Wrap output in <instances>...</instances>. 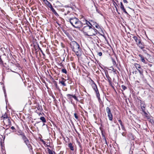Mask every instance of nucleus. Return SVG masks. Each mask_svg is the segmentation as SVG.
I'll list each match as a JSON object with an SVG mask.
<instances>
[{"label": "nucleus", "mask_w": 154, "mask_h": 154, "mask_svg": "<svg viewBox=\"0 0 154 154\" xmlns=\"http://www.w3.org/2000/svg\"><path fill=\"white\" fill-rule=\"evenodd\" d=\"M72 51L74 52L78 57L81 56L82 54V50L79 44L75 41H72L69 43Z\"/></svg>", "instance_id": "f257e3e1"}, {"label": "nucleus", "mask_w": 154, "mask_h": 154, "mask_svg": "<svg viewBox=\"0 0 154 154\" xmlns=\"http://www.w3.org/2000/svg\"><path fill=\"white\" fill-rule=\"evenodd\" d=\"M67 21L69 22L75 28H79L83 26V23L75 17L70 18Z\"/></svg>", "instance_id": "f03ea898"}, {"label": "nucleus", "mask_w": 154, "mask_h": 154, "mask_svg": "<svg viewBox=\"0 0 154 154\" xmlns=\"http://www.w3.org/2000/svg\"><path fill=\"white\" fill-rule=\"evenodd\" d=\"M92 27L88 25V26H84L82 31L84 35H85L89 36L91 32Z\"/></svg>", "instance_id": "7ed1b4c3"}, {"label": "nucleus", "mask_w": 154, "mask_h": 154, "mask_svg": "<svg viewBox=\"0 0 154 154\" xmlns=\"http://www.w3.org/2000/svg\"><path fill=\"white\" fill-rule=\"evenodd\" d=\"M106 111L107 113V116L108 117L109 120L111 121H112L113 116L111 113V110L109 107H107L106 108Z\"/></svg>", "instance_id": "20e7f679"}, {"label": "nucleus", "mask_w": 154, "mask_h": 154, "mask_svg": "<svg viewBox=\"0 0 154 154\" xmlns=\"http://www.w3.org/2000/svg\"><path fill=\"white\" fill-rule=\"evenodd\" d=\"M106 76V79H105L106 80H107L109 82V85L111 86L113 88H114V87L113 86L112 82V79L109 76L108 73L107 72H105Z\"/></svg>", "instance_id": "39448f33"}, {"label": "nucleus", "mask_w": 154, "mask_h": 154, "mask_svg": "<svg viewBox=\"0 0 154 154\" xmlns=\"http://www.w3.org/2000/svg\"><path fill=\"white\" fill-rule=\"evenodd\" d=\"M134 66L137 69L140 74L143 75V69L141 67L140 65L137 63H135L134 64Z\"/></svg>", "instance_id": "423d86ee"}, {"label": "nucleus", "mask_w": 154, "mask_h": 154, "mask_svg": "<svg viewBox=\"0 0 154 154\" xmlns=\"http://www.w3.org/2000/svg\"><path fill=\"white\" fill-rule=\"evenodd\" d=\"M20 135L22 136V139L24 141V143H25L27 142H29V140L28 138L26 137L24 133H22L20 134Z\"/></svg>", "instance_id": "0eeeda50"}, {"label": "nucleus", "mask_w": 154, "mask_h": 154, "mask_svg": "<svg viewBox=\"0 0 154 154\" xmlns=\"http://www.w3.org/2000/svg\"><path fill=\"white\" fill-rule=\"evenodd\" d=\"M97 30L94 27H93L91 34L89 35V36H92L95 35L97 34Z\"/></svg>", "instance_id": "6e6552de"}, {"label": "nucleus", "mask_w": 154, "mask_h": 154, "mask_svg": "<svg viewBox=\"0 0 154 154\" xmlns=\"http://www.w3.org/2000/svg\"><path fill=\"white\" fill-rule=\"evenodd\" d=\"M140 103L141 108L144 114H146L147 113L145 111V105L144 103L140 102Z\"/></svg>", "instance_id": "1a4fd4ad"}, {"label": "nucleus", "mask_w": 154, "mask_h": 154, "mask_svg": "<svg viewBox=\"0 0 154 154\" xmlns=\"http://www.w3.org/2000/svg\"><path fill=\"white\" fill-rule=\"evenodd\" d=\"M91 81L92 82L91 86L94 91L98 89L97 85L95 84L94 81L92 80H91Z\"/></svg>", "instance_id": "9d476101"}, {"label": "nucleus", "mask_w": 154, "mask_h": 154, "mask_svg": "<svg viewBox=\"0 0 154 154\" xmlns=\"http://www.w3.org/2000/svg\"><path fill=\"white\" fill-rule=\"evenodd\" d=\"M139 56L140 58V60L141 61L145 64H146L147 63V62L146 61V60L144 59V57L141 54H139L138 55Z\"/></svg>", "instance_id": "9b49d317"}, {"label": "nucleus", "mask_w": 154, "mask_h": 154, "mask_svg": "<svg viewBox=\"0 0 154 154\" xmlns=\"http://www.w3.org/2000/svg\"><path fill=\"white\" fill-rule=\"evenodd\" d=\"M120 8L121 10L123 11L126 14H128V13L126 11L122 2H120Z\"/></svg>", "instance_id": "f8f14e48"}, {"label": "nucleus", "mask_w": 154, "mask_h": 154, "mask_svg": "<svg viewBox=\"0 0 154 154\" xmlns=\"http://www.w3.org/2000/svg\"><path fill=\"white\" fill-rule=\"evenodd\" d=\"M138 46L141 49H143L144 48V43L142 41L140 43Z\"/></svg>", "instance_id": "ddd939ff"}, {"label": "nucleus", "mask_w": 154, "mask_h": 154, "mask_svg": "<svg viewBox=\"0 0 154 154\" xmlns=\"http://www.w3.org/2000/svg\"><path fill=\"white\" fill-rule=\"evenodd\" d=\"M62 79L61 81L59 80V83L61 84L63 86H66V84L65 83V81H64V80H66L63 78H62Z\"/></svg>", "instance_id": "4468645a"}, {"label": "nucleus", "mask_w": 154, "mask_h": 154, "mask_svg": "<svg viewBox=\"0 0 154 154\" xmlns=\"http://www.w3.org/2000/svg\"><path fill=\"white\" fill-rule=\"evenodd\" d=\"M4 120H6L8 122V124L11 123V122L9 119V118L8 117L7 115H4Z\"/></svg>", "instance_id": "2eb2a0df"}, {"label": "nucleus", "mask_w": 154, "mask_h": 154, "mask_svg": "<svg viewBox=\"0 0 154 154\" xmlns=\"http://www.w3.org/2000/svg\"><path fill=\"white\" fill-rule=\"evenodd\" d=\"M25 144L27 146L29 150L32 149V148L31 145L30 144L29 141V142H27L26 143H25Z\"/></svg>", "instance_id": "dca6fc26"}, {"label": "nucleus", "mask_w": 154, "mask_h": 154, "mask_svg": "<svg viewBox=\"0 0 154 154\" xmlns=\"http://www.w3.org/2000/svg\"><path fill=\"white\" fill-rule=\"evenodd\" d=\"M85 20V24L87 25V26H88V25H89L90 26H91V27H94L93 26L92 24L90 22V21L92 22V20H89V21H88V20Z\"/></svg>", "instance_id": "f3484780"}, {"label": "nucleus", "mask_w": 154, "mask_h": 154, "mask_svg": "<svg viewBox=\"0 0 154 154\" xmlns=\"http://www.w3.org/2000/svg\"><path fill=\"white\" fill-rule=\"evenodd\" d=\"M133 38L135 41L136 43L139 40L140 38V37H137L136 36H134Z\"/></svg>", "instance_id": "a211bd4d"}, {"label": "nucleus", "mask_w": 154, "mask_h": 154, "mask_svg": "<svg viewBox=\"0 0 154 154\" xmlns=\"http://www.w3.org/2000/svg\"><path fill=\"white\" fill-rule=\"evenodd\" d=\"M40 119L43 123L46 122V120L44 117L41 116L40 117Z\"/></svg>", "instance_id": "6ab92c4d"}, {"label": "nucleus", "mask_w": 154, "mask_h": 154, "mask_svg": "<svg viewBox=\"0 0 154 154\" xmlns=\"http://www.w3.org/2000/svg\"><path fill=\"white\" fill-rule=\"evenodd\" d=\"M68 147L71 150H74V148L73 146H72V144L71 143H70L69 144Z\"/></svg>", "instance_id": "aec40b11"}, {"label": "nucleus", "mask_w": 154, "mask_h": 154, "mask_svg": "<svg viewBox=\"0 0 154 154\" xmlns=\"http://www.w3.org/2000/svg\"><path fill=\"white\" fill-rule=\"evenodd\" d=\"M66 96H67V97L68 98V99H69L70 100H72V97L73 95H72L70 94H67Z\"/></svg>", "instance_id": "412c9836"}, {"label": "nucleus", "mask_w": 154, "mask_h": 154, "mask_svg": "<svg viewBox=\"0 0 154 154\" xmlns=\"http://www.w3.org/2000/svg\"><path fill=\"white\" fill-rule=\"evenodd\" d=\"M44 3L48 7H49V6L51 5L48 0L46 1Z\"/></svg>", "instance_id": "4be33fe9"}, {"label": "nucleus", "mask_w": 154, "mask_h": 154, "mask_svg": "<svg viewBox=\"0 0 154 154\" xmlns=\"http://www.w3.org/2000/svg\"><path fill=\"white\" fill-rule=\"evenodd\" d=\"M95 93L96 94V95L97 97H98V96H100V94L98 89H97V90H95Z\"/></svg>", "instance_id": "5701e85b"}, {"label": "nucleus", "mask_w": 154, "mask_h": 154, "mask_svg": "<svg viewBox=\"0 0 154 154\" xmlns=\"http://www.w3.org/2000/svg\"><path fill=\"white\" fill-rule=\"evenodd\" d=\"M61 72L62 73H64L66 74L67 73L66 70L65 68H63L61 70Z\"/></svg>", "instance_id": "b1692460"}, {"label": "nucleus", "mask_w": 154, "mask_h": 154, "mask_svg": "<svg viewBox=\"0 0 154 154\" xmlns=\"http://www.w3.org/2000/svg\"><path fill=\"white\" fill-rule=\"evenodd\" d=\"M5 138V136L3 137V142H2V139L1 140V141H0V145H1V146H2V144H3V143H4Z\"/></svg>", "instance_id": "393cba45"}, {"label": "nucleus", "mask_w": 154, "mask_h": 154, "mask_svg": "<svg viewBox=\"0 0 154 154\" xmlns=\"http://www.w3.org/2000/svg\"><path fill=\"white\" fill-rule=\"evenodd\" d=\"M56 16H58L59 15L57 13V12H56V11L55 10V9H54L53 11H51Z\"/></svg>", "instance_id": "a878e982"}, {"label": "nucleus", "mask_w": 154, "mask_h": 154, "mask_svg": "<svg viewBox=\"0 0 154 154\" xmlns=\"http://www.w3.org/2000/svg\"><path fill=\"white\" fill-rule=\"evenodd\" d=\"M78 143L79 146V147L80 148V151L81 152H82V146L81 144V143L79 142Z\"/></svg>", "instance_id": "bb28decb"}, {"label": "nucleus", "mask_w": 154, "mask_h": 154, "mask_svg": "<svg viewBox=\"0 0 154 154\" xmlns=\"http://www.w3.org/2000/svg\"><path fill=\"white\" fill-rule=\"evenodd\" d=\"M72 97L77 101H79V100L78 99L77 97L75 95H73Z\"/></svg>", "instance_id": "cd10ccee"}, {"label": "nucleus", "mask_w": 154, "mask_h": 154, "mask_svg": "<svg viewBox=\"0 0 154 154\" xmlns=\"http://www.w3.org/2000/svg\"><path fill=\"white\" fill-rule=\"evenodd\" d=\"M112 71L116 74H117V73H119V72L118 71H117L116 69H114L113 68V69L112 70Z\"/></svg>", "instance_id": "c85d7f7f"}, {"label": "nucleus", "mask_w": 154, "mask_h": 154, "mask_svg": "<svg viewBox=\"0 0 154 154\" xmlns=\"http://www.w3.org/2000/svg\"><path fill=\"white\" fill-rule=\"evenodd\" d=\"M143 50V52H144V53H145V54H146L148 55H149L147 53V51L145 50V49H142Z\"/></svg>", "instance_id": "c756f323"}, {"label": "nucleus", "mask_w": 154, "mask_h": 154, "mask_svg": "<svg viewBox=\"0 0 154 154\" xmlns=\"http://www.w3.org/2000/svg\"><path fill=\"white\" fill-rule=\"evenodd\" d=\"M74 116L75 117V118L76 119L78 120V116L77 114L76 113H74Z\"/></svg>", "instance_id": "7c9ffc66"}, {"label": "nucleus", "mask_w": 154, "mask_h": 154, "mask_svg": "<svg viewBox=\"0 0 154 154\" xmlns=\"http://www.w3.org/2000/svg\"><path fill=\"white\" fill-rule=\"evenodd\" d=\"M121 87L123 90H125L127 88L126 87L123 85L121 86Z\"/></svg>", "instance_id": "2f4dec72"}, {"label": "nucleus", "mask_w": 154, "mask_h": 154, "mask_svg": "<svg viewBox=\"0 0 154 154\" xmlns=\"http://www.w3.org/2000/svg\"><path fill=\"white\" fill-rule=\"evenodd\" d=\"M39 50H40L41 52V53L42 54V55H43V57H45V54L44 53V52H43V51L41 49V48H39Z\"/></svg>", "instance_id": "473e14b6"}, {"label": "nucleus", "mask_w": 154, "mask_h": 154, "mask_svg": "<svg viewBox=\"0 0 154 154\" xmlns=\"http://www.w3.org/2000/svg\"><path fill=\"white\" fill-rule=\"evenodd\" d=\"M97 97L98 98V101H99V103H100L102 101H101V99H100V96H98V97Z\"/></svg>", "instance_id": "72a5a7b5"}, {"label": "nucleus", "mask_w": 154, "mask_h": 154, "mask_svg": "<svg viewBox=\"0 0 154 154\" xmlns=\"http://www.w3.org/2000/svg\"><path fill=\"white\" fill-rule=\"evenodd\" d=\"M141 38H140L138 41L136 43L137 45L138 46V45L140 43L141 41Z\"/></svg>", "instance_id": "f704fd0d"}, {"label": "nucleus", "mask_w": 154, "mask_h": 154, "mask_svg": "<svg viewBox=\"0 0 154 154\" xmlns=\"http://www.w3.org/2000/svg\"><path fill=\"white\" fill-rule=\"evenodd\" d=\"M121 134L122 136L126 137V133L125 132H123Z\"/></svg>", "instance_id": "c9c22d12"}, {"label": "nucleus", "mask_w": 154, "mask_h": 154, "mask_svg": "<svg viewBox=\"0 0 154 154\" xmlns=\"http://www.w3.org/2000/svg\"><path fill=\"white\" fill-rule=\"evenodd\" d=\"M48 153L49 154H54L51 150L49 149Z\"/></svg>", "instance_id": "e433bc0d"}, {"label": "nucleus", "mask_w": 154, "mask_h": 154, "mask_svg": "<svg viewBox=\"0 0 154 154\" xmlns=\"http://www.w3.org/2000/svg\"><path fill=\"white\" fill-rule=\"evenodd\" d=\"M63 31L67 36L69 35V33L65 31L64 30Z\"/></svg>", "instance_id": "4c0bfd02"}, {"label": "nucleus", "mask_w": 154, "mask_h": 154, "mask_svg": "<svg viewBox=\"0 0 154 154\" xmlns=\"http://www.w3.org/2000/svg\"><path fill=\"white\" fill-rule=\"evenodd\" d=\"M97 54L99 56H101L102 55V53L101 52H98Z\"/></svg>", "instance_id": "58836bf2"}, {"label": "nucleus", "mask_w": 154, "mask_h": 154, "mask_svg": "<svg viewBox=\"0 0 154 154\" xmlns=\"http://www.w3.org/2000/svg\"><path fill=\"white\" fill-rule=\"evenodd\" d=\"M95 27L97 28H98V27H99V25L97 23H95Z\"/></svg>", "instance_id": "ea45409f"}, {"label": "nucleus", "mask_w": 154, "mask_h": 154, "mask_svg": "<svg viewBox=\"0 0 154 154\" xmlns=\"http://www.w3.org/2000/svg\"><path fill=\"white\" fill-rule=\"evenodd\" d=\"M34 49H35V51H36V54H37V52L38 51H36V50L37 49V48L35 46V45H34Z\"/></svg>", "instance_id": "a19ab883"}, {"label": "nucleus", "mask_w": 154, "mask_h": 154, "mask_svg": "<svg viewBox=\"0 0 154 154\" xmlns=\"http://www.w3.org/2000/svg\"><path fill=\"white\" fill-rule=\"evenodd\" d=\"M4 93L5 96V97H6V91L5 89H4Z\"/></svg>", "instance_id": "79ce46f5"}, {"label": "nucleus", "mask_w": 154, "mask_h": 154, "mask_svg": "<svg viewBox=\"0 0 154 154\" xmlns=\"http://www.w3.org/2000/svg\"><path fill=\"white\" fill-rule=\"evenodd\" d=\"M0 128L1 130H3L5 129L2 126H1L0 127Z\"/></svg>", "instance_id": "37998d69"}, {"label": "nucleus", "mask_w": 154, "mask_h": 154, "mask_svg": "<svg viewBox=\"0 0 154 154\" xmlns=\"http://www.w3.org/2000/svg\"><path fill=\"white\" fill-rule=\"evenodd\" d=\"M122 129L123 130H124L125 131V128L124 127V126H123V127H122Z\"/></svg>", "instance_id": "c03bdc74"}, {"label": "nucleus", "mask_w": 154, "mask_h": 154, "mask_svg": "<svg viewBox=\"0 0 154 154\" xmlns=\"http://www.w3.org/2000/svg\"><path fill=\"white\" fill-rule=\"evenodd\" d=\"M0 63H3V61H2V59L1 58V56H0Z\"/></svg>", "instance_id": "a18cd8bd"}, {"label": "nucleus", "mask_w": 154, "mask_h": 154, "mask_svg": "<svg viewBox=\"0 0 154 154\" xmlns=\"http://www.w3.org/2000/svg\"><path fill=\"white\" fill-rule=\"evenodd\" d=\"M54 85L57 88V83H55L54 84Z\"/></svg>", "instance_id": "49530a36"}, {"label": "nucleus", "mask_w": 154, "mask_h": 154, "mask_svg": "<svg viewBox=\"0 0 154 154\" xmlns=\"http://www.w3.org/2000/svg\"><path fill=\"white\" fill-rule=\"evenodd\" d=\"M118 122L119 123H121V122H122V121H121V119L119 120H118Z\"/></svg>", "instance_id": "de8ad7c7"}, {"label": "nucleus", "mask_w": 154, "mask_h": 154, "mask_svg": "<svg viewBox=\"0 0 154 154\" xmlns=\"http://www.w3.org/2000/svg\"><path fill=\"white\" fill-rule=\"evenodd\" d=\"M11 128L12 129V130H14L15 129V128L14 127V126H12L11 127Z\"/></svg>", "instance_id": "09e8293b"}, {"label": "nucleus", "mask_w": 154, "mask_h": 154, "mask_svg": "<svg viewBox=\"0 0 154 154\" xmlns=\"http://www.w3.org/2000/svg\"><path fill=\"white\" fill-rule=\"evenodd\" d=\"M123 2H124V3H128V2L126 0H123Z\"/></svg>", "instance_id": "8fccbe9b"}, {"label": "nucleus", "mask_w": 154, "mask_h": 154, "mask_svg": "<svg viewBox=\"0 0 154 154\" xmlns=\"http://www.w3.org/2000/svg\"><path fill=\"white\" fill-rule=\"evenodd\" d=\"M104 140H105V141L106 142V144H107V141H106V138L105 137H104Z\"/></svg>", "instance_id": "3c124183"}, {"label": "nucleus", "mask_w": 154, "mask_h": 154, "mask_svg": "<svg viewBox=\"0 0 154 154\" xmlns=\"http://www.w3.org/2000/svg\"><path fill=\"white\" fill-rule=\"evenodd\" d=\"M50 8L51 9V11H52L54 9V8L53 7H52V8Z\"/></svg>", "instance_id": "603ef678"}, {"label": "nucleus", "mask_w": 154, "mask_h": 154, "mask_svg": "<svg viewBox=\"0 0 154 154\" xmlns=\"http://www.w3.org/2000/svg\"><path fill=\"white\" fill-rule=\"evenodd\" d=\"M50 8L51 9V11H52L54 9V8L53 7H52V8Z\"/></svg>", "instance_id": "864d4df0"}, {"label": "nucleus", "mask_w": 154, "mask_h": 154, "mask_svg": "<svg viewBox=\"0 0 154 154\" xmlns=\"http://www.w3.org/2000/svg\"><path fill=\"white\" fill-rule=\"evenodd\" d=\"M50 8L51 9V11H52L54 9V8L53 7H52V8Z\"/></svg>", "instance_id": "5fc2aeb1"}, {"label": "nucleus", "mask_w": 154, "mask_h": 154, "mask_svg": "<svg viewBox=\"0 0 154 154\" xmlns=\"http://www.w3.org/2000/svg\"><path fill=\"white\" fill-rule=\"evenodd\" d=\"M50 8L51 9V11H52L54 9V8L53 7H52V8Z\"/></svg>", "instance_id": "6e6d98bb"}, {"label": "nucleus", "mask_w": 154, "mask_h": 154, "mask_svg": "<svg viewBox=\"0 0 154 154\" xmlns=\"http://www.w3.org/2000/svg\"><path fill=\"white\" fill-rule=\"evenodd\" d=\"M36 47L37 48H38L39 49V48H41L40 47H39V45H37V47Z\"/></svg>", "instance_id": "4d7b16f0"}, {"label": "nucleus", "mask_w": 154, "mask_h": 154, "mask_svg": "<svg viewBox=\"0 0 154 154\" xmlns=\"http://www.w3.org/2000/svg\"><path fill=\"white\" fill-rule=\"evenodd\" d=\"M148 66L150 67H151L152 66V65L151 64H148Z\"/></svg>", "instance_id": "13d9d810"}, {"label": "nucleus", "mask_w": 154, "mask_h": 154, "mask_svg": "<svg viewBox=\"0 0 154 154\" xmlns=\"http://www.w3.org/2000/svg\"><path fill=\"white\" fill-rule=\"evenodd\" d=\"M70 40L72 41H74L73 40H72V38L71 37L70 38Z\"/></svg>", "instance_id": "bf43d9fd"}, {"label": "nucleus", "mask_w": 154, "mask_h": 154, "mask_svg": "<svg viewBox=\"0 0 154 154\" xmlns=\"http://www.w3.org/2000/svg\"><path fill=\"white\" fill-rule=\"evenodd\" d=\"M52 5H50L49 6V8H52Z\"/></svg>", "instance_id": "052dcab7"}, {"label": "nucleus", "mask_w": 154, "mask_h": 154, "mask_svg": "<svg viewBox=\"0 0 154 154\" xmlns=\"http://www.w3.org/2000/svg\"><path fill=\"white\" fill-rule=\"evenodd\" d=\"M45 3V2L46 1H47V0H42Z\"/></svg>", "instance_id": "680f3d73"}, {"label": "nucleus", "mask_w": 154, "mask_h": 154, "mask_svg": "<svg viewBox=\"0 0 154 154\" xmlns=\"http://www.w3.org/2000/svg\"><path fill=\"white\" fill-rule=\"evenodd\" d=\"M116 10L117 11H118L117 8L116 7ZM118 12V13L119 14H120V13L119 12Z\"/></svg>", "instance_id": "e2e57ef3"}, {"label": "nucleus", "mask_w": 154, "mask_h": 154, "mask_svg": "<svg viewBox=\"0 0 154 154\" xmlns=\"http://www.w3.org/2000/svg\"><path fill=\"white\" fill-rule=\"evenodd\" d=\"M120 125H123V124H122V122H121V123H120Z\"/></svg>", "instance_id": "0e129e2a"}, {"label": "nucleus", "mask_w": 154, "mask_h": 154, "mask_svg": "<svg viewBox=\"0 0 154 154\" xmlns=\"http://www.w3.org/2000/svg\"><path fill=\"white\" fill-rule=\"evenodd\" d=\"M121 126L122 127H123V126H124L123 125H121Z\"/></svg>", "instance_id": "69168bd1"}, {"label": "nucleus", "mask_w": 154, "mask_h": 154, "mask_svg": "<svg viewBox=\"0 0 154 154\" xmlns=\"http://www.w3.org/2000/svg\"><path fill=\"white\" fill-rule=\"evenodd\" d=\"M119 125V129L120 130V127H119V125Z\"/></svg>", "instance_id": "338daca9"}, {"label": "nucleus", "mask_w": 154, "mask_h": 154, "mask_svg": "<svg viewBox=\"0 0 154 154\" xmlns=\"http://www.w3.org/2000/svg\"><path fill=\"white\" fill-rule=\"evenodd\" d=\"M53 99H54L55 100V97H53Z\"/></svg>", "instance_id": "774afa93"}]
</instances>
